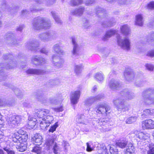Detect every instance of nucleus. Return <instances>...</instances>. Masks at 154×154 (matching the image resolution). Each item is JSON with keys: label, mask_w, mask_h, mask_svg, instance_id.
<instances>
[{"label": "nucleus", "mask_w": 154, "mask_h": 154, "mask_svg": "<svg viewBox=\"0 0 154 154\" xmlns=\"http://www.w3.org/2000/svg\"><path fill=\"white\" fill-rule=\"evenodd\" d=\"M99 153L100 154H107V149L104 144H98L97 146Z\"/></svg>", "instance_id": "27"}, {"label": "nucleus", "mask_w": 154, "mask_h": 154, "mask_svg": "<svg viewBox=\"0 0 154 154\" xmlns=\"http://www.w3.org/2000/svg\"><path fill=\"white\" fill-rule=\"evenodd\" d=\"M137 117L136 116L131 117L129 118L126 121V123L127 124L132 123L137 120Z\"/></svg>", "instance_id": "51"}, {"label": "nucleus", "mask_w": 154, "mask_h": 154, "mask_svg": "<svg viewBox=\"0 0 154 154\" xmlns=\"http://www.w3.org/2000/svg\"><path fill=\"white\" fill-rule=\"evenodd\" d=\"M21 120V117L19 116H13L11 117L7 118L6 120L8 124L11 128L15 127Z\"/></svg>", "instance_id": "9"}, {"label": "nucleus", "mask_w": 154, "mask_h": 154, "mask_svg": "<svg viewBox=\"0 0 154 154\" xmlns=\"http://www.w3.org/2000/svg\"><path fill=\"white\" fill-rule=\"evenodd\" d=\"M26 46L28 49L35 52L39 51L38 42L36 40L29 41L26 44Z\"/></svg>", "instance_id": "12"}, {"label": "nucleus", "mask_w": 154, "mask_h": 154, "mask_svg": "<svg viewBox=\"0 0 154 154\" xmlns=\"http://www.w3.org/2000/svg\"><path fill=\"white\" fill-rule=\"evenodd\" d=\"M50 102L53 104H57L60 103L62 101L61 99L59 97L50 98Z\"/></svg>", "instance_id": "42"}, {"label": "nucleus", "mask_w": 154, "mask_h": 154, "mask_svg": "<svg viewBox=\"0 0 154 154\" xmlns=\"http://www.w3.org/2000/svg\"><path fill=\"white\" fill-rule=\"evenodd\" d=\"M26 134L25 132H24L22 129L19 130L17 132L15 133L12 135H14L16 134L17 136H21Z\"/></svg>", "instance_id": "58"}, {"label": "nucleus", "mask_w": 154, "mask_h": 154, "mask_svg": "<svg viewBox=\"0 0 154 154\" xmlns=\"http://www.w3.org/2000/svg\"><path fill=\"white\" fill-rule=\"evenodd\" d=\"M82 0H71L70 4L72 6H75L82 4Z\"/></svg>", "instance_id": "45"}, {"label": "nucleus", "mask_w": 154, "mask_h": 154, "mask_svg": "<svg viewBox=\"0 0 154 154\" xmlns=\"http://www.w3.org/2000/svg\"><path fill=\"white\" fill-rule=\"evenodd\" d=\"M4 64L0 63V74L1 76H2L3 78V80L6 78L5 75L3 72V69L5 68L3 66L5 65Z\"/></svg>", "instance_id": "49"}, {"label": "nucleus", "mask_w": 154, "mask_h": 154, "mask_svg": "<svg viewBox=\"0 0 154 154\" xmlns=\"http://www.w3.org/2000/svg\"><path fill=\"white\" fill-rule=\"evenodd\" d=\"M32 151L34 152L37 154H40L41 151V148L39 146H36L34 147L32 150Z\"/></svg>", "instance_id": "53"}, {"label": "nucleus", "mask_w": 154, "mask_h": 154, "mask_svg": "<svg viewBox=\"0 0 154 154\" xmlns=\"http://www.w3.org/2000/svg\"><path fill=\"white\" fill-rule=\"evenodd\" d=\"M28 120V125L31 128H32L36 124V122L37 121L36 119L33 117H31L30 116H29Z\"/></svg>", "instance_id": "40"}, {"label": "nucleus", "mask_w": 154, "mask_h": 154, "mask_svg": "<svg viewBox=\"0 0 154 154\" xmlns=\"http://www.w3.org/2000/svg\"><path fill=\"white\" fill-rule=\"evenodd\" d=\"M3 149L7 152L8 154H15L14 151L10 148L9 146H7Z\"/></svg>", "instance_id": "50"}, {"label": "nucleus", "mask_w": 154, "mask_h": 154, "mask_svg": "<svg viewBox=\"0 0 154 154\" xmlns=\"http://www.w3.org/2000/svg\"><path fill=\"white\" fill-rule=\"evenodd\" d=\"M148 147L149 149L147 150V154H154V144L150 143Z\"/></svg>", "instance_id": "47"}, {"label": "nucleus", "mask_w": 154, "mask_h": 154, "mask_svg": "<svg viewBox=\"0 0 154 154\" xmlns=\"http://www.w3.org/2000/svg\"><path fill=\"white\" fill-rule=\"evenodd\" d=\"M50 36L51 37V41L53 39H56L57 37V34H55L53 33H50Z\"/></svg>", "instance_id": "62"}, {"label": "nucleus", "mask_w": 154, "mask_h": 154, "mask_svg": "<svg viewBox=\"0 0 154 154\" xmlns=\"http://www.w3.org/2000/svg\"><path fill=\"white\" fill-rule=\"evenodd\" d=\"M124 76L126 81L129 82L135 81V85L137 87L141 86L144 83L140 77L135 76L134 72L130 70L125 71Z\"/></svg>", "instance_id": "2"}, {"label": "nucleus", "mask_w": 154, "mask_h": 154, "mask_svg": "<svg viewBox=\"0 0 154 154\" xmlns=\"http://www.w3.org/2000/svg\"><path fill=\"white\" fill-rule=\"evenodd\" d=\"M135 23L139 26H141L143 25V16L142 14H138L136 16Z\"/></svg>", "instance_id": "31"}, {"label": "nucleus", "mask_w": 154, "mask_h": 154, "mask_svg": "<svg viewBox=\"0 0 154 154\" xmlns=\"http://www.w3.org/2000/svg\"><path fill=\"white\" fill-rule=\"evenodd\" d=\"M33 28L35 30H39L42 29H49L51 24L45 18L38 17L34 19L32 23Z\"/></svg>", "instance_id": "1"}, {"label": "nucleus", "mask_w": 154, "mask_h": 154, "mask_svg": "<svg viewBox=\"0 0 154 154\" xmlns=\"http://www.w3.org/2000/svg\"><path fill=\"white\" fill-rule=\"evenodd\" d=\"M115 22L113 20V19H110V20H109L107 21V25H104V27H109L115 24Z\"/></svg>", "instance_id": "56"}, {"label": "nucleus", "mask_w": 154, "mask_h": 154, "mask_svg": "<svg viewBox=\"0 0 154 154\" xmlns=\"http://www.w3.org/2000/svg\"><path fill=\"white\" fill-rule=\"evenodd\" d=\"M5 38L6 40L8 41L7 42L8 44L14 45L17 43V40L15 34L12 32H7L5 35Z\"/></svg>", "instance_id": "14"}, {"label": "nucleus", "mask_w": 154, "mask_h": 154, "mask_svg": "<svg viewBox=\"0 0 154 154\" xmlns=\"http://www.w3.org/2000/svg\"><path fill=\"white\" fill-rule=\"evenodd\" d=\"M109 119L106 118H100L97 121V128L101 132H105L109 130L108 128V123Z\"/></svg>", "instance_id": "7"}, {"label": "nucleus", "mask_w": 154, "mask_h": 154, "mask_svg": "<svg viewBox=\"0 0 154 154\" xmlns=\"http://www.w3.org/2000/svg\"><path fill=\"white\" fill-rule=\"evenodd\" d=\"M144 101L148 105L154 104V89L149 88L143 93Z\"/></svg>", "instance_id": "4"}, {"label": "nucleus", "mask_w": 154, "mask_h": 154, "mask_svg": "<svg viewBox=\"0 0 154 154\" xmlns=\"http://www.w3.org/2000/svg\"><path fill=\"white\" fill-rule=\"evenodd\" d=\"M76 122L78 123L87 125L88 123V121L86 119L84 115H78L76 119Z\"/></svg>", "instance_id": "21"}, {"label": "nucleus", "mask_w": 154, "mask_h": 154, "mask_svg": "<svg viewBox=\"0 0 154 154\" xmlns=\"http://www.w3.org/2000/svg\"><path fill=\"white\" fill-rule=\"evenodd\" d=\"M128 143V141L126 140H120L116 142V145L121 148H124L125 147Z\"/></svg>", "instance_id": "35"}, {"label": "nucleus", "mask_w": 154, "mask_h": 154, "mask_svg": "<svg viewBox=\"0 0 154 154\" xmlns=\"http://www.w3.org/2000/svg\"><path fill=\"white\" fill-rule=\"evenodd\" d=\"M117 43L122 48L127 51L131 49V42L128 37H126L123 39L121 38L119 35H117L116 36Z\"/></svg>", "instance_id": "3"}, {"label": "nucleus", "mask_w": 154, "mask_h": 154, "mask_svg": "<svg viewBox=\"0 0 154 154\" xmlns=\"http://www.w3.org/2000/svg\"><path fill=\"white\" fill-rule=\"evenodd\" d=\"M51 14L55 22L58 24H61L62 21L56 14L53 11L51 12Z\"/></svg>", "instance_id": "44"}, {"label": "nucleus", "mask_w": 154, "mask_h": 154, "mask_svg": "<svg viewBox=\"0 0 154 154\" xmlns=\"http://www.w3.org/2000/svg\"><path fill=\"white\" fill-rule=\"evenodd\" d=\"M135 151V149L133 144L130 143H128L126 149V154H133Z\"/></svg>", "instance_id": "34"}, {"label": "nucleus", "mask_w": 154, "mask_h": 154, "mask_svg": "<svg viewBox=\"0 0 154 154\" xmlns=\"http://www.w3.org/2000/svg\"><path fill=\"white\" fill-rule=\"evenodd\" d=\"M123 92L125 93L124 94V96L119 97L117 98L114 99L113 100V103L114 105L116 106L118 109V106L121 104V103L122 102L124 103L125 102V100L124 99V96H126L128 99H131L134 97V95L132 93L126 91L122 92L121 93L122 95Z\"/></svg>", "instance_id": "6"}, {"label": "nucleus", "mask_w": 154, "mask_h": 154, "mask_svg": "<svg viewBox=\"0 0 154 154\" xmlns=\"http://www.w3.org/2000/svg\"><path fill=\"white\" fill-rule=\"evenodd\" d=\"M16 134L12 135V140L14 142L23 143H26V141L28 139V136L25 134L21 136H17Z\"/></svg>", "instance_id": "11"}, {"label": "nucleus", "mask_w": 154, "mask_h": 154, "mask_svg": "<svg viewBox=\"0 0 154 154\" xmlns=\"http://www.w3.org/2000/svg\"><path fill=\"white\" fill-rule=\"evenodd\" d=\"M46 116L45 117V119H44L43 120L44 121V122H46V123L50 125L54 120L53 117L51 116L48 115Z\"/></svg>", "instance_id": "41"}, {"label": "nucleus", "mask_w": 154, "mask_h": 154, "mask_svg": "<svg viewBox=\"0 0 154 154\" xmlns=\"http://www.w3.org/2000/svg\"><path fill=\"white\" fill-rule=\"evenodd\" d=\"M83 22H84V26L85 28H87L90 26V25L88 20L85 19L83 20Z\"/></svg>", "instance_id": "60"}, {"label": "nucleus", "mask_w": 154, "mask_h": 154, "mask_svg": "<svg viewBox=\"0 0 154 154\" xmlns=\"http://www.w3.org/2000/svg\"><path fill=\"white\" fill-rule=\"evenodd\" d=\"M13 56L10 54H6L3 56L4 59L7 61L5 64V67L7 69H11L15 66L16 64L12 60Z\"/></svg>", "instance_id": "10"}, {"label": "nucleus", "mask_w": 154, "mask_h": 154, "mask_svg": "<svg viewBox=\"0 0 154 154\" xmlns=\"http://www.w3.org/2000/svg\"><path fill=\"white\" fill-rule=\"evenodd\" d=\"M148 8L150 9H154V2H152L148 5Z\"/></svg>", "instance_id": "63"}, {"label": "nucleus", "mask_w": 154, "mask_h": 154, "mask_svg": "<svg viewBox=\"0 0 154 154\" xmlns=\"http://www.w3.org/2000/svg\"><path fill=\"white\" fill-rule=\"evenodd\" d=\"M72 42L73 45V48L72 51V54L74 55H77L78 51V46L74 38H72Z\"/></svg>", "instance_id": "37"}, {"label": "nucleus", "mask_w": 154, "mask_h": 154, "mask_svg": "<svg viewBox=\"0 0 154 154\" xmlns=\"http://www.w3.org/2000/svg\"><path fill=\"white\" fill-rule=\"evenodd\" d=\"M58 123L56 122L52 126L49 130V132L53 133L55 131L57 128L58 127Z\"/></svg>", "instance_id": "52"}, {"label": "nucleus", "mask_w": 154, "mask_h": 154, "mask_svg": "<svg viewBox=\"0 0 154 154\" xmlns=\"http://www.w3.org/2000/svg\"><path fill=\"white\" fill-rule=\"evenodd\" d=\"M35 97L38 99L39 100L44 103L45 102L43 100V95L41 93H37L35 95Z\"/></svg>", "instance_id": "57"}, {"label": "nucleus", "mask_w": 154, "mask_h": 154, "mask_svg": "<svg viewBox=\"0 0 154 154\" xmlns=\"http://www.w3.org/2000/svg\"><path fill=\"white\" fill-rule=\"evenodd\" d=\"M85 8L84 7H81L79 8L72 11V14L77 16H81L84 11Z\"/></svg>", "instance_id": "28"}, {"label": "nucleus", "mask_w": 154, "mask_h": 154, "mask_svg": "<svg viewBox=\"0 0 154 154\" xmlns=\"http://www.w3.org/2000/svg\"><path fill=\"white\" fill-rule=\"evenodd\" d=\"M81 92L80 91L77 90L72 92L70 96L71 103L72 104H76L80 97Z\"/></svg>", "instance_id": "16"}, {"label": "nucleus", "mask_w": 154, "mask_h": 154, "mask_svg": "<svg viewBox=\"0 0 154 154\" xmlns=\"http://www.w3.org/2000/svg\"><path fill=\"white\" fill-rule=\"evenodd\" d=\"M145 66L146 68L149 71H153L154 69V65L150 63H146L145 64Z\"/></svg>", "instance_id": "55"}, {"label": "nucleus", "mask_w": 154, "mask_h": 154, "mask_svg": "<svg viewBox=\"0 0 154 154\" xmlns=\"http://www.w3.org/2000/svg\"><path fill=\"white\" fill-rule=\"evenodd\" d=\"M120 30L121 33L125 35L128 36L130 34V27L127 24L122 25L120 27Z\"/></svg>", "instance_id": "22"}, {"label": "nucleus", "mask_w": 154, "mask_h": 154, "mask_svg": "<svg viewBox=\"0 0 154 154\" xmlns=\"http://www.w3.org/2000/svg\"><path fill=\"white\" fill-rule=\"evenodd\" d=\"M18 143H19V144L18 145L17 148L19 151L23 152L26 150V143L21 142Z\"/></svg>", "instance_id": "39"}, {"label": "nucleus", "mask_w": 154, "mask_h": 154, "mask_svg": "<svg viewBox=\"0 0 154 154\" xmlns=\"http://www.w3.org/2000/svg\"><path fill=\"white\" fill-rule=\"evenodd\" d=\"M102 96H97L94 97H90L87 98L85 101V105L87 106H90L97 100L102 98Z\"/></svg>", "instance_id": "18"}, {"label": "nucleus", "mask_w": 154, "mask_h": 154, "mask_svg": "<svg viewBox=\"0 0 154 154\" xmlns=\"http://www.w3.org/2000/svg\"><path fill=\"white\" fill-rule=\"evenodd\" d=\"M109 86L112 90H117L121 86L118 81L114 79H111L109 82Z\"/></svg>", "instance_id": "19"}, {"label": "nucleus", "mask_w": 154, "mask_h": 154, "mask_svg": "<svg viewBox=\"0 0 154 154\" xmlns=\"http://www.w3.org/2000/svg\"><path fill=\"white\" fill-rule=\"evenodd\" d=\"M33 140L36 144V145L39 146L42 144V137L39 134H35L33 138Z\"/></svg>", "instance_id": "33"}, {"label": "nucleus", "mask_w": 154, "mask_h": 154, "mask_svg": "<svg viewBox=\"0 0 154 154\" xmlns=\"http://www.w3.org/2000/svg\"><path fill=\"white\" fill-rule=\"evenodd\" d=\"M132 136L134 137H137L139 139L143 140L149 139L150 135L149 134L146 132H143L140 131H135L134 133L131 134Z\"/></svg>", "instance_id": "13"}, {"label": "nucleus", "mask_w": 154, "mask_h": 154, "mask_svg": "<svg viewBox=\"0 0 154 154\" xmlns=\"http://www.w3.org/2000/svg\"><path fill=\"white\" fill-rule=\"evenodd\" d=\"M38 123L40 124V127L41 129L43 130H46L47 129L48 127L50 125L44 122V121L42 120H39Z\"/></svg>", "instance_id": "43"}, {"label": "nucleus", "mask_w": 154, "mask_h": 154, "mask_svg": "<svg viewBox=\"0 0 154 154\" xmlns=\"http://www.w3.org/2000/svg\"><path fill=\"white\" fill-rule=\"evenodd\" d=\"M57 138V136L54 135V137L52 138L49 139L46 142V145L49 146V148L51 147L54 146V145L56 144V143L54 142V141Z\"/></svg>", "instance_id": "36"}, {"label": "nucleus", "mask_w": 154, "mask_h": 154, "mask_svg": "<svg viewBox=\"0 0 154 154\" xmlns=\"http://www.w3.org/2000/svg\"><path fill=\"white\" fill-rule=\"evenodd\" d=\"M109 151L111 154H117L118 152V149H116V147L115 146L111 145L110 146Z\"/></svg>", "instance_id": "48"}, {"label": "nucleus", "mask_w": 154, "mask_h": 154, "mask_svg": "<svg viewBox=\"0 0 154 154\" xmlns=\"http://www.w3.org/2000/svg\"><path fill=\"white\" fill-rule=\"evenodd\" d=\"M51 62L54 66L57 68L63 67L64 63V59L56 54L52 55Z\"/></svg>", "instance_id": "8"}, {"label": "nucleus", "mask_w": 154, "mask_h": 154, "mask_svg": "<svg viewBox=\"0 0 154 154\" xmlns=\"http://www.w3.org/2000/svg\"><path fill=\"white\" fill-rule=\"evenodd\" d=\"M32 62L35 65H41L44 64L46 62V60L42 57L39 58L37 56L32 57Z\"/></svg>", "instance_id": "17"}, {"label": "nucleus", "mask_w": 154, "mask_h": 154, "mask_svg": "<svg viewBox=\"0 0 154 154\" xmlns=\"http://www.w3.org/2000/svg\"><path fill=\"white\" fill-rule=\"evenodd\" d=\"M95 110L97 114H101L104 116H107L111 112L110 107L104 103L98 105L96 107Z\"/></svg>", "instance_id": "5"}, {"label": "nucleus", "mask_w": 154, "mask_h": 154, "mask_svg": "<svg viewBox=\"0 0 154 154\" xmlns=\"http://www.w3.org/2000/svg\"><path fill=\"white\" fill-rule=\"evenodd\" d=\"M37 115L38 118L42 120L45 119V117L49 113L50 111L46 109H39L37 110Z\"/></svg>", "instance_id": "20"}, {"label": "nucleus", "mask_w": 154, "mask_h": 154, "mask_svg": "<svg viewBox=\"0 0 154 154\" xmlns=\"http://www.w3.org/2000/svg\"><path fill=\"white\" fill-rule=\"evenodd\" d=\"M53 151L55 154H58L59 151V147L56 145H54L53 146Z\"/></svg>", "instance_id": "61"}, {"label": "nucleus", "mask_w": 154, "mask_h": 154, "mask_svg": "<svg viewBox=\"0 0 154 154\" xmlns=\"http://www.w3.org/2000/svg\"><path fill=\"white\" fill-rule=\"evenodd\" d=\"M153 115H154V109L150 110L149 109H146L143 110L141 116L144 119Z\"/></svg>", "instance_id": "24"}, {"label": "nucleus", "mask_w": 154, "mask_h": 154, "mask_svg": "<svg viewBox=\"0 0 154 154\" xmlns=\"http://www.w3.org/2000/svg\"><path fill=\"white\" fill-rule=\"evenodd\" d=\"M118 31L116 30L110 29L107 31L105 35L103 37V39L104 41H106L110 38L112 35L117 33Z\"/></svg>", "instance_id": "23"}, {"label": "nucleus", "mask_w": 154, "mask_h": 154, "mask_svg": "<svg viewBox=\"0 0 154 154\" xmlns=\"http://www.w3.org/2000/svg\"><path fill=\"white\" fill-rule=\"evenodd\" d=\"M53 51L59 55L63 54L64 52L60 47L59 44H56L54 45L53 47Z\"/></svg>", "instance_id": "29"}, {"label": "nucleus", "mask_w": 154, "mask_h": 154, "mask_svg": "<svg viewBox=\"0 0 154 154\" xmlns=\"http://www.w3.org/2000/svg\"><path fill=\"white\" fill-rule=\"evenodd\" d=\"M125 102L124 103H122L118 106L119 110H123L124 109L125 110H127L129 109V105H125Z\"/></svg>", "instance_id": "46"}, {"label": "nucleus", "mask_w": 154, "mask_h": 154, "mask_svg": "<svg viewBox=\"0 0 154 154\" xmlns=\"http://www.w3.org/2000/svg\"><path fill=\"white\" fill-rule=\"evenodd\" d=\"M39 36L41 40L44 42L51 41V37L50 36V33L49 32H47L46 33L41 34Z\"/></svg>", "instance_id": "30"}, {"label": "nucleus", "mask_w": 154, "mask_h": 154, "mask_svg": "<svg viewBox=\"0 0 154 154\" xmlns=\"http://www.w3.org/2000/svg\"><path fill=\"white\" fill-rule=\"evenodd\" d=\"M53 110L56 112H62L63 110V106H61L59 107L53 108H52Z\"/></svg>", "instance_id": "59"}, {"label": "nucleus", "mask_w": 154, "mask_h": 154, "mask_svg": "<svg viewBox=\"0 0 154 154\" xmlns=\"http://www.w3.org/2000/svg\"><path fill=\"white\" fill-rule=\"evenodd\" d=\"M84 67L81 64L75 65L74 67V72L75 74L77 75H80Z\"/></svg>", "instance_id": "32"}, {"label": "nucleus", "mask_w": 154, "mask_h": 154, "mask_svg": "<svg viewBox=\"0 0 154 154\" xmlns=\"http://www.w3.org/2000/svg\"><path fill=\"white\" fill-rule=\"evenodd\" d=\"M96 14L98 17H103L105 14V11L102 8H98L96 9Z\"/></svg>", "instance_id": "38"}, {"label": "nucleus", "mask_w": 154, "mask_h": 154, "mask_svg": "<svg viewBox=\"0 0 154 154\" xmlns=\"http://www.w3.org/2000/svg\"><path fill=\"white\" fill-rule=\"evenodd\" d=\"M154 40V32L151 34L150 36H149L147 41L149 42L151 40Z\"/></svg>", "instance_id": "64"}, {"label": "nucleus", "mask_w": 154, "mask_h": 154, "mask_svg": "<svg viewBox=\"0 0 154 154\" xmlns=\"http://www.w3.org/2000/svg\"><path fill=\"white\" fill-rule=\"evenodd\" d=\"M142 125L144 130L154 128V120L151 119L145 120L142 122Z\"/></svg>", "instance_id": "15"}, {"label": "nucleus", "mask_w": 154, "mask_h": 154, "mask_svg": "<svg viewBox=\"0 0 154 154\" xmlns=\"http://www.w3.org/2000/svg\"><path fill=\"white\" fill-rule=\"evenodd\" d=\"M47 2L48 5V4H52L54 3L55 0H37V2L39 3H41V2Z\"/></svg>", "instance_id": "54"}, {"label": "nucleus", "mask_w": 154, "mask_h": 154, "mask_svg": "<svg viewBox=\"0 0 154 154\" xmlns=\"http://www.w3.org/2000/svg\"><path fill=\"white\" fill-rule=\"evenodd\" d=\"M26 72L27 74H34L36 75L42 74L45 72L44 70L36 69H29L26 70Z\"/></svg>", "instance_id": "25"}, {"label": "nucleus", "mask_w": 154, "mask_h": 154, "mask_svg": "<svg viewBox=\"0 0 154 154\" xmlns=\"http://www.w3.org/2000/svg\"><path fill=\"white\" fill-rule=\"evenodd\" d=\"M94 78L97 82H101L103 81L104 79V75L101 72H98L94 74Z\"/></svg>", "instance_id": "26"}]
</instances>
